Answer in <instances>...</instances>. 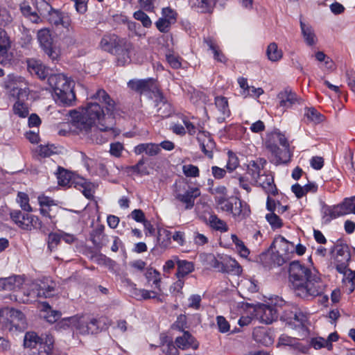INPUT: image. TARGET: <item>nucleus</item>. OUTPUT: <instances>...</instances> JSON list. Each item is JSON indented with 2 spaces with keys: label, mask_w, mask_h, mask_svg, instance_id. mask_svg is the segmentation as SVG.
<instances>
[{
  "label": "nucleus",
  "mask_w": 355,
  "mask_h": 355,
  "mask_svg": "<svg viewBox=\"0 0 355 355\" xmlns=\"http://www.w3.org/2000/svg\"><path fill=\"white\" fill-rule=\"evenodd\" d=\"M90 99L83 114L76 111L71 114L73 123L87 139L103 144L120 133L119 129L114 128L116 104L103 89H98Z\"/></svg>",
  "instance_id": "obj_1"
},
{
  "label": "nucleus",
  "mask_w": 355,
  "mask_h": 355,
  "mask_svg": "<svg viewBox=\"0 0 355 355\" xmlns=\"http://www.w3.org/2000/svg\"><path fill=\"white\" fill-rule=\"evenodd\" d=\"M288 280L295 294L305 300L322 296L326 288L321 278L299 261L290 263Z\"/></svg>",
  "instance_id": "obj_2"
},
{
  "label": "nucleus",
  "mask_w": 355,
  "mask_h": 355,
  "mask_svg": "<svg viewBox=\"0 0 355 355\" xmlns=\"http://www.w3.org/2000/svg\"><path fill=\"white\" fill-rule=\"evenodd\" d=\"M265 146L270 153V162L275 165L287 164L291 161L293 153L284 135L273 132L266 136Z\"/></svg>",
  "instance_id": "obj_3"
},
{
  "label": "nucleus",
  "mask_w": 355,
  "mask_h": 355,
  "mask_svg": "<svg viewBox=\"0 0 355 355\" xmlns=\"http://www.w3.org/2000/svg\"><path fill=\"white\" fill-rule=\"evenodd\" d=\"M99 46L102 50L117 56L118 65L124 66L130 62V53L133 45L125 38L115 34H107L101 38Z\"/></svg>",
  "instance_id": "obj_4"
},
{
  "label": "nucleus",
  "mask_w": 355,
  "mask_h": 355,
  "mask_svg": "<svg viewBox=\"0 0 355 355\" xmlns=\"http://www.w3.org/2000/svg\"><path fill=\"white\" fill-rule=\"evenodd\" d=\"M49 85L53 89L57 100L65 105H73L76 100L73 92L74 83L63 74H52L47 80Z\"/></svg>",
  "instance_id": "obj_5"
},
{
  "label": "nucleus",
  "mask_w": 355,
  "mask_h": 355,
  "mask_svg": "<svg viewBox=\"0 0 355 355\" xmlns=\"http://www.w3.org/2000/svg\"><path fill=\"white\" fill-rule=\"evenodd\" d=\"M104 322L100 318L89 315L75 316L62 320L59 324L62 327H72L83 335L100 332Z\"/></svg>",
  "instance_id": "obj_6"
},
{
  "label": "nucleus",
  "mask_w": 355,
  "mask_h": 355,
  "mask_svg": "<svg viewBox=\"0 0 355 355\" xmlns=\"http://www.w3.org/2000/svg\"><path fill=\"white\" fill-rule=\"evenodd\" d=\"M174 187L175 198L184 205L185 209H191L194 207L195 200L200 196V189L181 182H176Z\"/></svg>",
  "instance_id": "obj_7"
},
{
  "label": "nucleus",
  "mask_w": 355,
  "mask_h": 355,
  "mask_svg": "<svg viewBox=\"0 0 355 355\" xmlns=\"http://www.w3.org/2000/svg\"><path fill=\"white\" fill-rule=\"evenodd\" d=\"M37 40L40 46L49 59L54 61L59 58L60 51L53 45V39L49 29L43 28L37 32Z\"/></svg>",
  "instance_id": "obj_8"
},
{
  "label": "nucleus",
  "mask_w": 355,
  "mask_h": 355,
  "mask_svg": "<svg viewBox=\"0 0 355 355\" xmlns=\"http://www.w3.org/2000/svg\"><path fill=\"white\" fill-rule=\"evenodd\" d=\"M331 253L334 254L336 263V268L338 272H345L349 265L351 254L346 245H336L331 249Z\"/></svg>",
  "instance_id": "obj_9"
},
{
  "label": "nucleus",
  "mask_w": 355,
  "mask_h": 355,
  "mask_svg": "<svg viewBox=\"0 0 355 355\" xmlns=\"http://www.w3.org/2000/svg\"><path fill=\"white\" fill-rule=\"evenodd\" d=\"M37 288H39L37 282H32L30 284L25 285L21 289L20 286L19 288L14 290L17 293L15 295V300L22 303L35 302L37 297H41Z\"/></svg>",
  "instance_id": "obj_10"
},
{
  "label": "nucleus",
  "mask_w": 355,
  "mask_h": 355,
  "mask_svg": "<svg viewBox=\"0 0 355 355\" xmlns=\"http://www.w3.org/2000/svg\"><path fill=\"white\" fill-rule=\"evenodd\" d=\"M128 86L132 90L140 94L152 92L154 97L157 92H161L157 87L156 81L153 78L144 80H132L128 83Z\"/></svg>",
  "instance_id": "obj_11"
},
{
  "label": "nucleus",
  "mask_w": 355,
  "mask_h": 355,
  "mask_svg": "<svg viewBox=\"0 0 355 355\" xmlns=\"http://www.w3.org/2000/svg\"><path fill=\"white\" fill-rule=\"evenodd\" d=\"M207 260L209 261L211 267L223 272H233L235 274H239L242 271L241 267L235 260L228 259L225 262H221L216 259L214 255L211 254L207 256Z\"/></svg>",
  "instance_id": "obj_12"
},
{
  "label": "nucleus",
  "mask_w": 355,
  "mask_h": 355,
  "mask_svg": "<svg viewBox=\"0 0 355 355\" xmlns=\"http://www.w3.org/2000/svg\"><path fill=\"white\" fill-rule=\"evenodd\" d=\"M256 315L262 322L270 324L278 318L279 311L276 307L266 304H259L255 308Z\"/></svg>",
  "instance_id": "obj_13"
},
{
  "label": "nucleus",
  "mask_w": 355,
  "mask_h": 355,
  "mask_svg": "<svg viewBox=\"0 0 355 355\" xmlns=\"http://www.w3.org/2000/svg\"><path fill=\"white\" fill-rule=\"evenodd\" d=\"M277 98L279 100V106L285 109L290 108L295 104H300L303 101V100L298 97L289 87L285 88L284 90L281 91L278 94Z\"/></svg>",
  "instance_id": "obj_14"
},
{
  "label": "nucleus",
  "mask_w": 355,
  "mask_h": 355,
  "mask_svg": "<svg viewBox=\"0 0 355 355\" xmlns=\"http://www.w3.org/2000/svg\"><path fill=\"white\" fill-rule=\"evenodd\" d=\"M197 140L204 154L209 158H212L213 151L216 148V144L212 139L209 132L200 130L197 135Z\"/></svg>",
  "instance_id": "obj_15"
},
{
  "label": "nucleus",
  "mask_w": 355,
  "mask_h": 355,
  "mask_svg": "<svg viewBox=\"0 0 355 355\" xmlns=\"http://www.w3.org/2000/svg\"><path fill=\"white\" fill-rule=\"evenodd\" d=\"M10 326L8 329L10 332L24 331L27 327L24 314L19 310L12 309L10 313Z\"/></svg>",
  "instance_id": "obj_16"
},
{
  "label": "nucleus",
  "mask_w": 355,
  "mask_h": 355,
  "mask_svg": "<svg viewBox=\"0 0 355 355\" xmlns=\"http://www.w3.org/2000/svg\"><path fill=\"white\" fill-rule=\"evenodd\" d=\"M232 208L228 212L237 220H243L249 216L250 212L248 205L237 197H231Z\"/></svg>",
  "instance_id": "obj_17"
},
{
  "label": "nucleus",
  "mask_w": 355,
  "mask_h": 355,
  "mask_svg": "<svg viewBox=\"0 0 355 355\" xmlns=\"http://www.w3.org/2000/svg\"><path fill=\"white\" fill-rule=\"evenodd\" d=\"M28 70L31 74L36 75L40 79L48 80V78L52 75L51 70L46 67L40 61L31 59L27 61Z\"/></svg>",
  "instance_id": "obj_18"
},
{
  "label": "nucleus",
  "mask_w": 355,
  "mask_h": 355,
  "mask_svg": "<svg viewBox=\"0 0 355 355\" xmlns=\"http://www.w3.org/2000/svg\"><path fill=\"white\" fill-rule=\"evenodd\" d=\"M155 98L156 106L157 107V114L162 118H166L171 116L173 113V109L171 104L166 101L162 92H157L154 97Z\"/></svg>",
  "instance_id": "obj_19"
},
{
  "label": "nucleus",
  "mask_w": 355,
  "mask_h": 355,
  "mask_svg": "<svg viewBox=\"0 0 355 355\" xmlns=\"http://www.w3.org/2000/svg\"><path fill=\"white\" fill-rule=\"evenodd\" d=\"M254 182L257 185L261 187L268 194L275 196L277 193V189L274 184V178L271 175L266 174L263 172Z\"/></svg>",
  "instance_id": "obj_20"
},
{
  "label": "nucleus",
  "mask_w": 355,
  "mask_h": 355,
  "mask_svg": "<svg viewBox=\"0 0 355 355\" xmlns=\"http://www.w3.org/2000/svg\"><path fill=\"white\" fill-rule=\"evenodd\" d=\"M49 22L55 26L62 25L67 28L70 25V19L67 13L52 8L46 16Z\"/></svg>",
  "instance_id": "obj_21"
},
{
  "label": "nucleus",
  "mask_w": 355,
  "mask_h": 355,
  "mask_svg": "<svg viewBox=\"0 0 355 355\" xmlns=\"http://www.w3.org/2000/svg\"><path fill=\"white\" fill-rule=\"evenodd\" d=\"M10 41L3 31H0V64L6 65L11 60V55L8 53Z\"/></svg>",
  "instance_id": "obj_22"
},
{
  "label": "nucleus",
  "mask_w": 355,
  "mask_h": 355,
  "mask_svg": "<svg viewBox=\"0 0 355 355\" xmlns=\"http://www.w3.org/2000/svg\"><path fill=\"white\" fill-rule=\"evenodd\" d=\"M266 164V160L263 158H259L249 162L247 168V173L254 181L257 179L264 172L263 168Z\"/></svg>",
  "instance_id": "obj_23"
},
{
  "label": "nucleus",
  "mask_w": 355,
  "mask_h": 355,
  "mask_svg": "<svg viewBox=\"0 0 355 355\" xmlns=\"http://www.w3.org/2000/svg\"><path fill=\"white\" fill-rule=\"evenodd\" d=\"M271 248L277 249L278 253H282L285 256H289L290 253L294 251V245L288 242L286 239L282 236H279L275 239L271 245Z\"/></svg>",
  "instance_id": "obj_24"
},
{
  "label": "nucleus",
  "mask_w": 355,
  "mask_h": 355,
  "mask_svg": "<svg viewBox=\"0 0 355 355\" xmlns=\"http://www.w3.org/2000/svg\"><path fill=\"white\" fill-rule=\"evenodd\" d=\"M175 344L178 348L182 349L189 348L196 349L198 347V343L189 331H184L182 336L176 338Z\"/></svg>",
  "instance_id": "obj_25"
},
{
  "label": "nucleus",
  "mask_w": 355,
  "mask_h": 355,
  "mask_svg": "<svg viewBox=\"0 0 355 355\" xmlns=\"http://www.w3.org/2000/svg\"><path fill=\"white\" fill-rule=\"evenodd\" d=\"M23 279L20 276H13L7 278H0V291H12L19 288L23 284Z\"/></svg>",
  "instance_id": "obj_26"
},
{
  "label": "nucleus",
  "mask_w": 355,
  "mask_h": 355,
  "mask_svg": "<svg viewBox=\"0 0 355 355\" xmlns=\"http://www.w3.org/2000/svg\"><path fill=\"white\" fill-rule=\"evenodd\" d=\"M31 215L29 214H23L19 210H15L10 212V217L16 224L24 230H30Z\"/></svg>",
  "instance_id": "obj_27"
},
{
  "label": "nucleus",
  "mask_w": 355,
  "mask_h": 355,
  "mask_svg": "<svg viewBox=\"0 0 355 355\" xmlns=\"http://www.w3.org/2000/svg\"><path fill=\"white\" fill-rule=\"evenodd\" d=\"M37 286L41 297H50L54 295L56 288V283L55 282L45 279L37 283Z\"/></svg>",
  "instance_id": "obj_28"
},
{
  "label": "nucleus",
  "mask_w": 355,
  "mask_h": 355,
  "mask_svg": "<svg viewBox=\"0 0 355 355\" xmlns=\"http://www.w3.org/2000/svg\"><path fill=\"white\" fill-rule=\"evenodd\" d=\"M159 152L160 148L159 144L153 143L141 144L135 148V153L137 155L145 153L149 156H155L159 154Z\"/></svg>",
  "instance_id": "obj_29"
},
{
  "label": "nucleus",
  "mask_w": 355,
  "mask_h": 355,
  "mask_svg": "<svg viewBox=\"0 0 355 355\" xmlns=\"http://www.w3.org/2000/svg\"><path fill=\"white\" fill-rule=\"evenodd\" d=\"M192 7L201 13H211L215 3L213 0H192Z\"/></svg>",
  "instance_id": "obj_30"
},
{
  "label": "nucleus",
  "mask_w": 355,
  "mask_h": 355,
  "mask_svg": "<svg viewBox=\"0 0 355 355\" xmlns=\"http://www.w3.org/2000/svg\"><path fill=\"white\" fill-rule=\"evenodd\" d=\"M178 270L177 277H184L194 270L193 262L187 260L176 259Z\"/></svg>",
  "instance_id": "obj_31"
},
{
  "label": "nucleus",
  "mask_w": 355,
  "mask_h": 355,
  "mask_svg": "<svg viewBox=\"0 0 355 355\" xmlns=\"http://www.w3.org/2000/svg\"><path fill=\"white\" fill-rule=\"evenodd\" d=\"M300 26L303 37L306 44L309 46L315 45L317 42V37L312 28L306 25L302 21H300Z\"/></svg>",
  "instance_id": "obj_32"
},
{
  "label": "nucleus",
  "mask_w": 355,
  "mask_h": 355,
  "mask_svg": "<svg viewBox=\"0 0 355 355\" xmlns=\"http://www.w3.org/2000/svg\"><path fill=\"white\" fill-rule=\"evenodd\" d=\"M42 338H40L35 332H27L25 334L24 340V345L25 347L35 348L37 345L42 347Z\"/></svg>",
  "instance_id": "obj_33"
},
{
  "label": "nucleus",
  "mask_w": 355,
  "mask_h": 355,
  "mask_svg": "<svg viewBox=\"0 0 355 355\" xmlns=\"http://www.w3.org/2000/svg\"><path fill=\"white\" fill-rule=\"evenodd\" d=\"M20 10L24 16L28 18L33 23H38L40 21V17L37 11L33 10V8L30 6V5L24 1L20 4Z\"/></svg>",
  "instance_id": "obj_34"
},
{
  "label": "nucleus",
  "mask_w": 355,
  "mask_h": 355,
  "mask_svg": "<svg viewBox=\"0 0 355 355\" xmlns=\"http://www.w3.org/2000/svg\"><path fill=\"white\" fill-rule=\"evenodd\" d=\"M71 177H73V173L71 172L59 167L57 173V178L58 184L60 186H67L69 187Z\"/></svg>",
  "instance_id": "obj_35"
},
{
  "label": "nucleus",
  "mask_w": 355,
  "mask_h": 355,
  "mask_svg": "<svg viewBox=\"0 0 355 355\" xmlns=\"http://www.w3.org/2000/svg\"><path fill=\"white\" fill-rule=\"evenodd\" d=\"M208 223L210 227L220 232H227L228 227L226 223L220 219L216 215H210L208 219Z\"/></svg>",
  "instance_id": "obj_36"
},
{
  "label": "nucleus",
  "mask_w": 355,
  "mask_h": 355,
  "mask_svg": "<svg viewBox=\"0 0 355 355\" xmlns=\"http://www.w3.org/2000/svg\"><path fill=\"white\" fill-rule=\"evenodd\" d=\"M12 308L4 307L0 309V329L3 331H8L10 326V316Z\"/></svg>",
  "instance_id": "obj_37"
},
{
  "label": "nucleus",
  "mask_w": 355,
  "mask_h": 355,
  "mask_svg": "<svg viewBox=\"0 0 355 355\" xmlns=\"http://www.w3.org/2000/svg\"><path fill=\"white\" fill-rule=\"evenodd\" d=\"M268 58L272 62L278 61L282 57V52L278 49L277 44L275 42L270 43L266 51Z\"/></svg>",
  "instance_id": "obj_38"
},
{
  "label": "nucleus",
  "mask_w": 355,
  "mask_h": 355,
  "mask_svg": "<svg viewBox=\"0 0 355 355\" xmlns=\"http://www.w3.org/2000/svg\"><path fill=\"white\" fill-rule=\"evenodd\" d=\"M343 215L350 213L355 214V196L350 198H345L344 201L339 204Z\"/></svg>",
  "instance_id": "obj_39"
},
{
  "label": "nucleus",
  "mask_w": 355,
  "mask_h": 355,
  "mask_svg": "<svg viewBox=\"0 0 355 355\" xmlns=\"http://www.w3.org/2000/svg\"><path fill=\"white\" fill-rule=\"evenodd\" d=\"M308 122L319 123L324 120V116L319 113L314 107L307 108L304 114Z\"/></svg>",
  "instance_id": "obj_40"
},
{
  "label": "nucleus",
  "mask_w": 355,
  "mask_h": 355,
  "mask_svg": "<svg viewBox=\"0 0 355 355\" xmlns=\"http://www.w3.org/2000/svg\"><path fill=\"white\" fill-rule=\"evenodd\" d=\"M35 7L39 17L40 15L46 17L53 8L51 6L44 0H35Z\"/></svg>",
  "instance_id": "obj_41"
},
{
  "label": "nucleus",
  "mask_w": 355,
  "mask_h": 355,
  "mask_svg": "<svg viewBox=\"0 0 355 355\" xmlns=\"http://www.w3.org/2000/svg\"><path fill=\"white\" fill-rule=\"evenodd\" d=\"M171 233L168 230L159 231L157 242L161 248H166L171 244Z\"/></svg>",
  "instance_id": "obj_42"
},
{
  "label": "nucleus",
  "mask_w": 355,
  "mask_h": 355,
  "mask_svg": "<svg viewBox=\"0 0 355 355\" xmlns=\"http://www.w3.org/2000/svg\"><path fill=\"white\" fill-rule=\"evenodd\" d=\"M343 216L339 205L334 207H327L324 211V218H327L326 220L329 222L331 220Z\"/></svg>",
  "instance_id": "obj_43"
},
{
  "label": "nucleus",
  "mask_w": 355,
  "mask_h": 355,
  "mask_svg": "<svg viewBox=\"0 0 355 355\" xmlns=\"http://www.w3.org/2000/svg\"><path fill=\"white\" fill-rule=\"evenodd\" d=\"M42 306H43V309L45 311H49V312H48L47 315H45V318H46V320L49 322L53 323V322H56L60 318V316H61L60 312L51 310V308L48 303L44 302L42 304Z\"/></svg>",
  "instance_id": "obj_44"
},
{
  "label": "nucleus",
  "mask_w": 355,
  "mask_h": 355,
  "mask_svg": "<svg viewBox=\"0 0 355 355\" xmlns=\"http://www.w3.org/2000/svg\"><path fill=\"white\" fill-rule=\"evenodd\" d=\"M13 112L19 117L25 118L28 116L29 111L27 105L21 101H17L13 105Z\"/></svg>",
  "instance_id": "obj_45"
},
{
  "label": "nucleus",
  "mask_w": 355,
  "mask_h": 355,
  "mask_svg": "<svg viewBox=\"0 0 355 355\" xmlns=\"http://www.w3.org/2000/svg\"><path fill=\"white\" fill-rule=\"evenodd\" d=\"M232 239L241 256L243 257H247L250 254V251L245 245L244 243L234 234L232 235Z\"/></svg>",
  "instance_id": "obj_46"
},
{
  "label": "nucleus",
  "mask_w": 355,
  "mask_h": 355,
  "mask_svg": "<svg viewBox=\"0 0 355 355\" xmlns=\"http://www.w3.org/2000/svg\"><path fill=\"white\" fill-rule=\"evenodd\" d=\"M10 95L17 98V101H23L28 96V89L27 87L20 88L18 87H14L10 90Z\"/></svg>",
  "instance_id": "obj_47"
},
{
  "label": "nucleus",
  "mask_w": 355,
  "mask_h": 355,
  "mask_svg": "<svg viewBox=\"0 0 355 355\" xmlns=\"http://www.w3.org/2000/svg\"><path fill=\"white\" fill-rule=\"evenodd\" d=\"M215 105L222 114H227L230 112L228 108V102L226 98L223 96L216 97Z\"/></svg>",
  "instance_id": "obj_48"
},
{
  "label": "nucleus",
  "mask_w": 355,
  "mask_h": 355,
  "mask_svg": "<svg viewBox=\"0 0 355 355\" xmlns=\"http://www.w3.org/2000/svg\"><path fill=\"white\" fill-rule=\"evenodd\" d=\"M42 347H40L39 349H44V352L46 355L50 354L54 343L53 336L51 335H46L45 338L42 340Z\"/></svg>",
  "instance_id": "obj_49"
},
{
  "label": "nucleus",
  "mask_w": 355,
  "mask_h": 355,
  "mask_svg": "<svg viewBox=\"0 0 355 355\" xmlns=\"http://www.w3.org/2000/svg\"><path fill=\"white\" fill-rule=\"evenodd\" d=\"M152 275L154 276V279L153 281V284L155 285V288L159 292H162V288L160 287L161 278L159 277V273L156 270L148 269L146 273V279L148 281H151Z\"/></svg>",
  "instance_id": "obj_50"
},
{
  "label": "nucleus",
  "mask_w": 355,
  "mask_h": 355,
  "mask_svg": "<svg viewBox=\"0 0 355 355\" xmlns=\"http://www.w3.org/2000/svg\"><path fill=\"white\" fill-rule=\"evenodd\" d=\"M135 19L140 21L144 27L148 28L151 26V20L149 17L142 10L136 11L134 15Z\"/></svg>",
  "instance_id": "obj_51"
},
{
  "label": "nucleus",
  "mask_w": 355,
  "mask_h": 355,
  "mask_svg": "<svg viewBox=\"0 0 355 355\" xmlns=\"http://www.w3.org/2000/svg\"><path fill=\"white\" fill-rule=\"evenodd\" d=\"M182 171L187 177L197 178L200 175L198 168L193 164L184 165Z\"/></svg>",
  "instance_id": "obj_52"
},
{
  "label": "nucleus",
  "mask_w": 355,
  "mask_h": 355,
  "mask_svg": "<svg viewBox=\"0 0 355 355\" xmlns=\"http://www.w3.org/2000/svg\"><path fill=\"white\" fill-rule=\"evenodd\" d=\"M61 235L57 233H49L48 235V249L51 252L60 243Z\"/></svg>",
  "instance_id": "obj_53"
},
{
  "label": "nucleus",
  "mask_w": 355,
  "mask_h": 355,
  "mask_svg": "<svg viewBox=\"0 0 355 355\" xmlns=\"http://www.w3.org/2000/svg\"><path fill=\"white\" fill-rule=\"evenodd\" d=\"M172 328L180 331H185L184 329L188 328L186 315L183 314L180 315L177 320L172 325Z\"/></svg>",
  "instance_id": "obj_54"
},
{
  "label": "nucleus",
  "mask_w": 355,
  "mask_h": 355,
  "mask_svg": "<svg viewBox=\"0 0 355 355\" xmlns=\"http://www.w3.org/2000/svg\"><path fill=\"white\" fill-rule=\"evenodd\" d=\"M227 154L228 161L226 167L227 170L231 172L238 167L239 162L238 157L234 153H232V151H229Z\"/></svg>",
  "instance_id": "obj_55"
},
{
  "label": "nucleus",
  "mask_w": 355,
  "mask_h": 355,
  "mask_svg": "<svg viewBox=\"0 0 355 355\" xmlns=\"http://www.w3.org/2000/svg\"><path fill=\"white\" fill-rule=\"evenodd\" d=\"M19 202L21 209L26 211H31L32 208L29 205V198L26 193L19 192L18 193Z\"/></svg>",
  "instance_id": "obj_56"
},
{
  "label": "nucleus",
  "mask_w": 355,
  "mask_h": 355,
  "mask_svg": "<svg viewBox=\"0 0 355 355\" xmlns=\"http://www.w3.org/2000/svg\"><path fill=\"white\" fill-rule=\"evenodd\" d=\"M266 218L272 228H279L283 225L280 218L275 213L267 214Z\"/></svg>",
  "instance_id": "obj_57"
},
{
  "label": "nucleus",
  "mask_w": 355,
  "mask_h": 355,
  "mask_svg": "<svg viewBox=\"0 0 355 355\" xmlns=\"http://www.w3.org/2000/svg\"><path fill=\"white\" fill-rule=\"evenodd\" d=\"M173 22L166 18H159L155 23L156 27L162 33H166Z\"/></svg>",
  "instance_id": "obj_58"
},
{
  "label": "nucleus",
  "mask_w": 355,
  "mask_h": 355,
  "mask_svg": "<svg viewBox=\"0 0 355 355\" xmlns=\"http://www.w3.org/2000/svg\"><path fill=\"white\" fill-rule=\"evenodd\" d=\"M103 230L104 227L101 225L98 227H96L91 234L92 236V241L94 245H101L102 244L101 241H100V237H103Z\"/></svg>",
  "instance_id": "obj_59"
},
{
  "label": "nucleus",
  "mask_w": 355,
  "mask_h": 355,
  "mask_svg": "<svg viewBox=\"0 0 355 355\" xmlns=\"http://www.w3.org/2000/svg\"><path fill=\"white\" fill-rule=\"evenodd\" d=\"M241 288L243 291H248L251 293L258 291V286L254 280H246L242 283Z\"/></svg>",
  "instance_id": "obj_60"
},
{
  "label": "nucleus",
  "mask_w": 355,
  "mask_h": 355,
  "mask_svg": "<svg viewBox=\"0 0 355 355\" xmlns=\"http://www.w3.org/2000/svg\"><path fill=\"white\" fill-rule=\"evenodd\" d=\"M201 296L198 294L192 295L188 299L189 304L188 306L189 308L193 309L195 310H198L200 308L201 303Z\"/></svg>",
  "instance_id": "obj_61"
},
{
  "label": "nucleus",
  "mask_w": 355,
  "mask_h": 355,
  "mask_svg": "<svg viewBox=\"0 0 355 355\" xmlns=\"http://www.w3.org/2000/svg\"><path fill=\"white\" fill-rule=\"evenodd\" d=\"M30 221H31V223H30V230H31V228H34V229H39L44 234H46L47 233V231L45 229V227H44L42 224V222L40 220V219L38 218V217L37 216H35L33 215H31V217H30Z\"/></svg>",
  "instance_id": "obj_62"
},
{
  "label": "nucleus",
  "mask_w": 355,
  "mask_h": 355,
  "mask_svg": "<svg viewBox=\"0 0 355 355\" xmlns=\"http://www.w3.org/2000/svg\"><path fill=\"white\" fill-rule=\"evenodd\" d=\"M216 321L220 332L226 333L230 330V324L223 316H217Z\"/></svg>",
  "instance_id": "obj_63"
},
{
  "label": "nucleus",
  "mask_w": 355,
  "mask_h": 355,
  "mask_svg": "<svg viewBox=\"0 0 355 355\" xmlns=\"http://www.w3.org/2000/svg\"><path fill=\"white\" fill-rule=\"evenodd\" d=\"M12 20V17L9 12L6 9H0V24L6 26L10 24Z\"/></svg>",
  "instance_id": "obj_64"
}]
</instances>
